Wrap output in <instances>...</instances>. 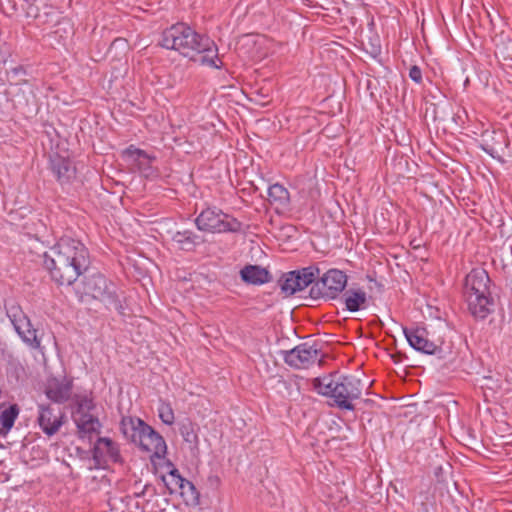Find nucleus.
Segmentation results:
<instances>
[{
    "mask_svg": "<svg viewBox=\"0 0 512 512\" xmlns=\"http://www.w3.org/2000/svg\"><path fill=\"white\" fill-rule=\"evenodd\" d=\"M85 245L71 237H62L44 254L43 265L58 285L73 284L89 267Z\"/></svg>",
    "mask_w": 512,
    "mask_h": 512,
    "instance_id": "f257e3e1",
    "label": "nucleus"
},
{
    "mask_svg": "<svg viewBox=\"0 0 512 512\" xmlns=\"http://www.w3.org/2000/svg\"><path fill=\"white\" fill-rule=\"evenodd\" d=\"M161 45L178 51L182 56L215 69L222 67L218 48L213 40L194 31L184 23H177L162 33Z\"/></svg>",
    "mask_w": 512,
    "mask_h": 512,
    "instance_id": "f03ea898",
    "label": "nucleus"
},
{
    "mask_svg": "<svg viewBox=\"0 0 512 512\" xmlns=\"http://www.w3.org/2000/svg\"><path fill=\"white\" fill-rule=\"evenodd\" d=\"M312 385L318 394L333 399L336 407L349 411L355 409L353 401L361 397L363 390L360 378L338 372L317 377L313 379Z\"/></svg>",
    "mask_w": 512,
    "mask_h": 512,
    "instance_id": "7ed1b4c3",
    "label": "nucleus"
},
{
    "mask_svg": "<svg viewBox=\"0 0 512 512\" xmlns=\"http://www.w3.org/2000/svg\"><path fill=\"white\" fill-rule=\"evenodd\" d=\"M120 430L124 437L138 445L151 457L163 458L167 451L164 438L150 425L138 417L126 416L120 422Z\"/></svg>",
    "mask_w": 512,
    "mask_h": 512,
    "instance_id": "20e7f679",
    "label": "nucleus"
},
{
    "mask_svg": "<svg viewBox=\"0 0 512 512\" xmlns=\"http://www.w3.org/2000/svg\"><path fill=\"white\" fill-rule=\"evenodd\" d=\"M489 276L483 269H473L465 279L464 294L470 313L479 319L486 318L493 310L490 298Z\"/></svg>",
    "mask_w": 512,
    "mask_h": 512,
    "instance_id": "39448f33",
    "label": "nucleus"
},
{
    "mask_svg": "<svg viewBox=\"0 0 512 512\" xmlns=\"http://www.w3.org/2000/svg\"><path fill=\"white\" fill-rule=\"evenodd\" d=\"M81 301L94 299L102 302L109 309L118 310L121 305L116 294L115 286L102 274H93L83 281Z\"/></svg>",
    "mask_w": 512,
    "mask_h": 512,
    "instance_id": "423d86ee",
    "label": "nucleus"
},
{
    "mask_svg": "<svg viewBox=\"0 0 512 512\" xmlns=\"http://www.w3.org/2000/svg\"><path fill=\"white\" fill-rule=\"evenodd\" d=\"M199 230L210 233L238 232L241 223L216 207L204 209L195 219Z\"/></svg>",
    "mask_w": 512,
    "mask_h": 512,
    "instance_id": "0eeeda50",
    "label": "nucleus"
},
{
    "mask_svg": "<svg viewBox=\"0 0 512 512\" xmlns=\"http://www.w3.org/2000/svg\"><path fill=\"white\" fill-rule=\"evenodd\" d=\"M347 285V276L337 269H330L310 289V296L313 299L323 298L325 300L336 299Z\"/></svg>",
    "mask_w": 512,
    "mask_h": 512,
    "instance_id": "6e6552de",
    "label": "nucleus"
},
{
    "mask_svg": "<svg viewBox=\"0 0 512 512\" xmlns=\"http://www.w3.org/2000/svg\"><path fill=\"white\" fill-rule=\"evenodd\" d=\"M321 358L322 354L317 345L308 342L299 344L293 349L284 352L285 362L297 369H305L315 363H320Z\"/></svg>",
    "mask_w": 512,
    "mask_h": 512,
    "instance_id": "1a4fd4ad",
    "label": "nucleus"
},
{
    "mask_svg": "<svg viewBox=\"0 0 512 512\" xmlns=\"http://www.w3.org/2000/svg\"><path fill=\"white\" fill-rule=\"evenodd\" d=\"M318 274V268L312 266L299 271H291L281 280V290L287 295H293L312 284Z\"/></svg>",
    "mask_w": 512,
    "mask_h": 512,
    "instance_id": "9d476101",
    "label": "nucleus"
},
{
    "mask_svg": "<svg viewBox=\"0 0 512 512\" xmlns=\"http://www.w3.org/2000/svg\"><path fill=\"white\" fill-rule=\"evenodd\" d=\"M93 408L91 399L83 398L73 413V420L78 428V433L81 437L90 436L93 433H98L100 429L99 420L90 413Z\"/></svg>",
    "mask_w": 512,
    "mask_h": 512,
    "instance_id": "9b49d317",
    "label": "nucleus"
},
{
    "mask_svg": "<svg viewBox=\"0 0 512 512\" xmlns=\"http://www.w3.org/2000/svg\"><path fill=\"white\" fill-rule=\"evenodd\" d=\"M93 460L97 468L121 462L119 444L108 437L98 438L93 448Z\"/></svg>",
    "mask_w": 512,
    "mask_h": 512,
    "instance_id": "f8f14e48",
    "label": "nucleus"
},
{
    "mask_svg": "<svg viewBox=\"0 0 512 512\" xmlns=\"http://www.w3.org/2000/svg\"><path fill=\"white\" fill-rule=\"evenodd\" d=\"M64 418L65 415L60 409L43 404L38 406L37 423L43 433L49 437L58 433L64 424Z\"/></svg>",
    "mask_w": 512,
    "mask_h": 512,
    "instance_id": "ddd939ff",
    "label": "nucleus"
},
{
    "mask_svg": "<svg viewBox=\"0 0 512 512\" xmlns=\"http://www.w3.org/2000/svg\"><path fill=\"white\" fill-rule=\"evenodd\" d=\"M402 329L409 345L415 350L430 355L436 354L439 350V346L427 338V331L424 328Z\"/></svg>",
    "mask_w": 512,
    "mask_h": 512,
    "instance_id": "4468645a",
    "label": "nucleus"
},
{
    "mask_svg": "<svg viewBox=\"0 0 512 512\" xmlns=\"http://www.w3.org/2000/svg\"><path fill=\"white\" fill-rule=\"evenodd\" d=\"M71 392L72 381L70 379L66 377L48 379L45 394L50 400L56 403L66 402L70 398Z\"/></svg>",
    "mask_w": 512,
    "mask_h": 512,
    "instance_id": "2eb2a0df",
    "label": "nucleus"
},
{
    "mask_svg": "<svg viewBox=\"0 0 512 512\" xmlns=\"http://www.w3.org/2000/svg\"><path fill=\"white\" fill-rule=\"evenodd\" d=\"M123 155L127 161L136 166V168L145 176L151 175L152 167L151 164L154 161V157L148 155L145 151L135 148L134 146L128 147Z\"/></svg>",
    "mask_w": 512,
    "mask_h": 512,
    "instance_id": "dca6fc26",
    "label": "nucleus"
},
{
    "mask_svg": "<svg viewBox=\"0 0 512 512\" xmlns=\"http://www.w3.org/2000/svg\"><path fill=\"white\" fill-rule=\"evenodd\" d=\"M241 279L252 285H261L270 281L271 276L267 269L258 265H247L240 271Z\"/></svg>",
    "mask_w": 512,
    "mask_h": 512,
    "instance_id": "f3484780",
    "label": "nucleus"
},
{
    "mask_svg": "<svg viewBox=\"0 0 512 512\" xmlns=\"http://www.w3.org/2000/svg\"><path fill=\"white\" fill-rule=\"evenodd\" d=\"M342 300L348 311L356 312L366 307L367 294L361 288H350L344 292Z\"/></svg>",
    "mask_w": 512,
    "mask_h": 512,
    "instance_id": "a211bd4d",
    "label": "nucleus"
},
{
    "mask_svg": "<svg viewBox=\"0 0 512 512\" xmlns=\"http://www.w3.org/2000/svg\"><path fill=\"white\" fill-rule=\"evenodd\" d=\"M52 170L58 181L67 183L75 176V167L65 158H56L52 161Z\"/></svg>",
    "mask_w": 512,
    "mask_h": 512,
    "instance_id": "6ab92c4d",
    "label": "nucleus"
},
{
    "mask_svg": "<svg viewBox=\"0 0 512 512\" xmlns=\"http://www.w3.org/2000/svg\"><path fill=\"white\" fill-rule=\"evenodd\" d=\"M20 409L17 404L10 405L0 413V436H7L18 418Z\"/></svg>",
    "mask_w": 512,
    "mask_h": 512,
    "instance_id": "aec40b11",
    "label": "nucleus"
},
{
    "mask_svg": "<svg viewBox=\"0 0 512 512\" xmlns=\"http://www.w3.org/2000/svg\"><path fill=\"white\" fill-rule=\"evenodd\" d=\"M199 237L192 231L184 230L178 231L173 235V242L178 245V248L185 251H191L195 248Z\"/></svg>",
    "mask_w": 512,
    "mask_h": 512,
    "instance_id": "412c9836",
    "label": "nucleus"
},
{
    "mask_svg": "<svg viewBox=\"0 0 512 512\" xmlns=\"http://www.w3.org/2000/svg\"><path fill=\"white\" fill-rule=\"evenodd\" d=\"M269 201L281 208H284L289 203V192L288 190L278 183L273 184L268 189Z\"/></svg>",
    "mask_w": 512,
    "mask_h": 512,
    "instance_id": "4be33fe9",
    "label": "nucleus"
},
{
    "mask_svg": "<svg viewBox=\"0 0 512 512\" xmlns=\"http://www.w3.org/2000/svg\"><path fill=\"white\" fill-rule=\"evenodd\" d=\"M21 339L31 348H38L40 340L37 337V331L31 327L30 320H27L26 325H21V328H15Z\"/></svg>",
    "mask_w": 512,
    "mask_h": 512,
    "instance_id": "5701e85b",
    "label": "nucleus"
},
{
    "mask_svg": "<svg viewBox=\"0 0 512 512\" xmlns=\"http://www.w3.org/2000/svg\"><path fill=\"white\" fill-rule=\"evenodd\" d=\"M7 316L12 322L14 328H21V325H26L28 318L23 314L21 308L16 304H11L6 307Z\"/></svg>",
    "mask_w": 512,
    "mask_h": 512,
    "instance_id": "b1692460",
    "label": "nucleus"
},
{
    "mask_svg": "<svg viewBox=\"0 0 512 512\" xmlns=\"http://www.w3.org/2000/svg\"><path fill=\"white\" fill-rule=\"evenodd\" d=\"M158 414L164 424L172 425L174 423V412L170 404L161 403L158 408Z\"/></svg>",
    "mask_w": 512,
    "mask_h": 512,
    "instance_id": "393cba45",
    "label": "nucleus"
},
{
    "mask_svg": "<svg viewBox=\"0 0 512 512\" xmlns=\"http://www.w3.org/2000/svg\"><path fill=\"white\" fill-rule=\"evenodd\" d=\"M170 476L175 480V484L181 489L182 493H184L186 489L191 490L193 493L195 492V487L192 482L181 477L178 470L174 469L171 471Z\"/></svg>",
    "mask_w": 512,
    "mask_h": 512,
    "instance_id": "a878e982",
    "label": "nucleus"
},
{
    "mask_svg": "<svg viewBox=\"0 0 512 512\" xmlns=\"http://www.w3.org/2000/svg\"><path fill=\"white\" fill-rule=\"evenodd\" d=\"M409 77L416 83H421L422 81V71L421 69L414 65L409 70Z\"/></svg>",
    "mask_w": 512,
    "mask_h": 512,
    "instance_id": "bb28decb",
    "label": "nucleus"
},
{
    "mask_svg": "<svg viewBox=\"0 0 512 512\" xmlns=\"http://www.w3.org/2000/svg\"><path fill=\"white\" fill-rule=\"evenodd\" d=\"M24 2H26L29 6L27 8V16L29 17H33V18H39L40 15L38 14V11L37 9H35L33 7V4L37 1V0H23Z\"/></svg>",
    "mask_w": 512,
    "mask_h": 512,
    "instance_id": "cd10ccee",
    "label": "nucleus"
},
{
    "mask_svg": "<svg viewBox=\"0 0 512 512\" xmlns=\"http://www.w3.org/2000/svg\"><path fill=\"white\" fill-rule=\"evenodd\" d=\"M180 431H182V434H184V431L185 432L194 431L193 425L191 423H185L182 425Z\"/></svg>",
    "mask_w": 512,
    "mask_h": 512,
    "instance_id": "c85d7f7f",
    "label": "nucleus"
},
{
    "mask_svg": "<svg viewBox=\"0 0 512 512\" xmlns=\"http://www.w3.org/2000/svg\"><path fill=\"white\" fill-rule=\"evenodd\" d=\"M183 435H184L186 441H190V436H191L190 433L187 432L186 434H183Z\"/></svg>",
    "mask_w": 512,
    "mask_h": 512,
    "instance_id": "c756f323",
    "label": "nucleus"
},
{
    "mask_svg": "<svg viewBox=\"0 0 512 512\" xmlns=\"http://www.w3.org/2000/svg\"><path fill=\"white\" fill-rule=\"evenodd\" d=\"M245 39L249 42L252 40V37L251 36H245Z\"/></svg>",
    "mask_w": 512,
    "mask_h": 512,
    "instance_id": "7c9ffc66",
    "label": "nucleus"
}]
</instances>
